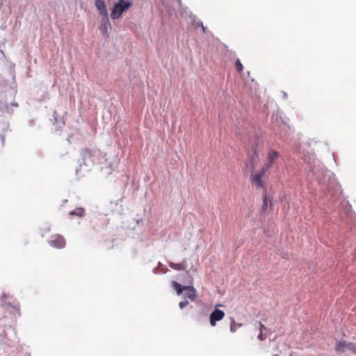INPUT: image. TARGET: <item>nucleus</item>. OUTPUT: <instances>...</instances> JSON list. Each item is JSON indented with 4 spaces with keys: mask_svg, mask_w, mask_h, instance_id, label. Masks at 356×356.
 <instances>
[{
    "mask_svg": "<svg viewBox=\"0 0 356 356\" xmlns=\"http://www.w3.org/2000/svg\"><path fill=\"white\" fill-rule=\"evenodd\" d=\"M267 204H268V197L266 195H264V197L263 198V205H262L263 210H265L266 209Z\"/></svg>",
    "mask_w": 356,
    "mask_h": 356,
    "instance_id": "2eb2a0df",
    "label": "nucleus"
},
{
    "mask_svg": "<svg viewBox=\"0 0 356 356\" xmlns=\"http://www.w3.org/2000/svg\"><path fill=\"white\" fill-rule=\"evenodd\" d=\"M202 27L203 31L205 33L206 32V29H205V28L204 27V26L202 24Z\"/></svg>",
    "mask_w": 356,
    "mask_h": 356,
    "instance_id": "6ab92c4d",
    "label": "nucleus"
},
{
    "mask_svg": "<svg viewBox=\"0 0 356 356\" xmlns=\"http://www.w3.org/2000/svg\"><path fill=\"white\" fill-rule=\"evenodd\" d=\"M172 285L179 295L181 294L184 291H186V286H181L177 282H172Z\"/></svg>",
    "mask_w": 356,
    "mask_h": 356,
    "instance_id": "9b49d317",
    "label": "nucleus"
},
{
    "mask_svg": "<svg viewBox=\"0 0 356 356\" xmlns=\"http://www.w3.org/2000/svg\"><path fill=\"white\" fill-rule=\"evenodd\" d=\"M235 67L238 72L241 73L243 70V66L239 59H237L235 62Z\"/></svg>",
    "mask_w": 356,
    "mask_h": 356,
    "instance_id": "4468645a",
    "label": "nucleus"
},
{
    "mask_svg": "<svg viewBox=\"0 0 356 356\" xmlns=\"http://www.w3.org/2000/svg\"><path fill=\"white\" fill-rule=\"evenodd\" d=\"M169 266L176 270H184L186 269L185 264L184 263H174L172 261L168 262Z\"/></svg>",
    "mask_w": 356,
    "mask_h": 356,
    "instance_id": "9d476101",
    "label": "nucleus"
},
{
    "mask_svg": "<svg viewBox=\"0 0 356 356\" xmlns=\"http://www.w3.org/2000/svg\"><path fill=\"white\" fill-rule=\"evenodd\" d=\"M186 296L191 300H194L196 298L197 293L195 289L193 286H186Z\"/></svg>",
    "mask_w": 356,
    "mask_h": 356,
    "instance_id": "1a4fd4ad",
    "label": "nucleus"
},
{
    "mask_svg": "<svg viewBox=\"0 0 356 356\" xmlns=\"http://www.w3.org/2000/svg\"><path fill=\"white\" fill-rule=\"evenodd\" d=\"M275 356H278L277 355H275Z\"/></svg>",
    "mask_w": 356,
    "mask_h": 356,
    "instance_id": "aec40b11",
    "label": "nucleus"
},
{
    "mask_svg": "<svg viewBox=\"0 0 356 356\" xmlns=\"http://www.w3.org/2000/svg\"><path fill=\"white\" fill-rule=\"evenodd\" d=\"M81 155L83 163L87 167H91L98 163L100 155L99 150L84 149L81 151Z\"/></svg>",
    "mask_w": 356,
    "mask_h": 356,
    "instance_id": "f257e3e1",
    "label": "nucleus"
},
{
    "mask_svg": "<svg viewBox=\"0 0 356 356\" xmlns=\"http://www.w3.org/2000/svg\"><path fill=\"white\" fill-rule=\"evenodd\" d=\"M243 325L242 323H236L234 318L231 319V323H230V331L232 332H235L238 328L241 327Z\"/></svg>",
    "mask_w": 356,
    "mask_h": 356,
    "instance_id": "f8f14e48",
    "label": "nucleus"
},
{
    "mask_svg": "<svg viewBox=\"0 0 356 356\" xmlns=\"http://www.w3.org/2000/svg\"><path fill=\"white\" fill-rule=\"evenodd\" d=\"M280 154L278 152H277L275 149H270L268 151L267 156H266V161L264 164V165L262 167L265 170H268L270 168L273 167V164L275 163V161L277 160Z\"/></svg>",
    "mask_w": 356,
    "mask_h": 356,
    "instance_id": "39448f33",
    "label": "nucleus"
},
{
    "mask_svg": "<svg viewBox=\"0 0 356 356\" xmlns=\"http://www.w3.org/2000/svg\"><path fill=\"white\" fill-rule=\"evenodd\" d=\"M258 339L260 341H264L266 339V337H264L263 333L261 332H260L259 334L258 335Z\"/></svg>",
    "mask_w": 356,
    "mask_h": 356,
    "instance_id": "a211bd4d",
    "label": "nucleus"
},
{
    "mask_svg": "<svg viewBox=\"0 0 356 356\" xmlns=\"http://www.w3.org/2000/svg\"><path fill=\"white\" fill-rule=\"evenodd\" d=\"M131 5L132 3L129 1L119 0L118 2L113 6L111 14V18L113 19H119L121 17L123 13L127 11L131 6Z\"/></svg>",
    "mask_w": 356,
    "mask_h": 356,
    "instance_id": "f03ea898",
    "label": "nucleus"
},
{
    "mask_svg": "<svg viewBox=\"0 0 356 356\" xmlns=\"http://www.w3.org/2000/svg\"><path fill=\"white\" fill-rule=\"evenodd\" d=\"M259 330H260V332H263V330H266V327L261 322H259Z\"/></svg>",
    "mask_w": 356,
    "mask_h": 356,
    "instance_id": "f3484780",
    "label": "nucleus"
},
{
    "mask_svg": "<svg viewBox=\"0 0 356 356\" xmlns=\"http://www.w3.org/2000/svg\"><path fill=\"white\" fill-rule=\"evenodd\" d=\"M84 214H85V211L83 208H77V209H74V211H72L70 212V216L76 215L79 217L83 216Z\"/></svg>",
    "mask_w": 356,
    "mask_h": 356,
    "instance_id": "ddd939ff",
    "label": "nucleus"
},
{
    "mask_svg": "<svg viewBox=\"0 0 356 356\" xmlns=\"http://www.w3.org/2000/svg\"><path fill=\"white\" fill-rule=\"evenodd\" d=\"M225 314L223 311L216 309L210 314L209 322L211 326H216L218 321H221L225 317Z\"/></svg>",
    "mask_w": 356,
    "mask_h": 356,
    "instance_id": "0eeeda50",
    "label": "nucleus"
},
{
    "mask_svg": "<svg viewBox=\"0 0 356 356\" xmlns=\"http://www.w3.org/2000/svg\"><path fill=\"white\" fill-rule=\"evenodd\" d=\"M48 243L52 248L63 249L66 246V241L63 236L56 234L51 236Z\"/></svg>",
    "mask_w": 356,
    "mask_h": 356,
    "instance_id": "20e7f679",
    "label": "nucleus"
},
{
    "mask_svg": "<svg viewBox=\"0 0 356 356\" xmlns=\"http://www.w3.org/2000/svg\"><path fill=\"white\" fill-rule=\"evenodd\" d=\"M95 6L99 13L104 16V19H105L106 22H108V17L104 1L103 0H96Z\"/></svg>",
    "mask_w": 356,
    "mask_h": 356,
    "instance_id": "6e6552de",
    "label": "nucleus"
},
{
    "mask_svg": "<svg viewBox=\"0 0 356 356\" xmlns=\"http://www.w3.org/2000/svg\"><path fill=\"white\" fill-rule=\"evenodd\" d=\"M346 350H350L353 353H356V343L339 341L336 347V351L343 353Z\"/></svg>",
    "mask_w": 356,
    "mask_h": 356,
    "instance_id": "423d86ee",
    "label": "nucleus"
},
{
    "mask_svg": "<svg viewBox=\"0 0 356 356\" xmlns=\"http://www.w3.org/2000/svg\"><path fill=\"white\" fill-rule=\"evenodd\" d=\"M188 302L187 300H185V301H181V302H180L179 305V307H180L181 309H183V308H184L186 306H187V305H188Z\"/></svg>",
    "mask_w": 356,
    "mask_h": 356,
    "instance_id": "dca6fc26",
    "label": "nucleus"
},
{
    "mask_svg": "<svg viewBox=\"0 0 356 356\" xmlns=\"http://www.w3.org/2000/svg\"><path fill=\"white\" fill-rule=\"evenodd\" d=\"M266 171L264 168H261L260 170L251 174L250 181L256 188H264L265 187V184L262 179Z\"/></svg>",
    "mask_w": 356,
    "mask_h": 356,
    "instance_id": "7ed1b4c3",
    "label": "nucleus"
}]
</instances>
